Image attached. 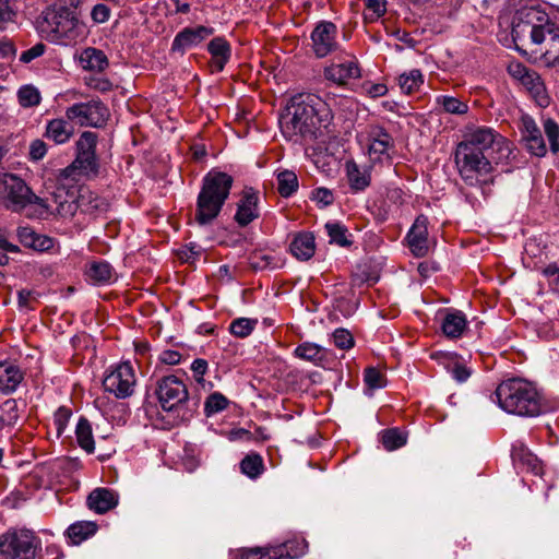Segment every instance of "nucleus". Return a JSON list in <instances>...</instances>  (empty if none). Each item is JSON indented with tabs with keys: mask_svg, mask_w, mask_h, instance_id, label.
I'll use <instances>...</instances> for the list:
<instances>
[{
	"mask_svg": "<svg viewBox=\"0 0 559 559\" xmlns=\"http://www.w3.org/2000/svg\"><path fill=\"white\" fill-rule=\"evenodd\" d=\"M333 116L325 102L310 93L293 96L280 116L285 139L295 143L311 142L322 135Z\"/></svg>",
	"mask_w": 559,
	"mask_h": 559,
	"instance_id": "f257e3e1",
	"label": "nucleus"
},
{
	"mask_svg": "<svg viewBox=\"0 0 559 559\" xmlns=\"http://www.w3.org/2000/svg\"><path fill=\"white\" fill-rule=\"evenodd\" d=\"M503 138L491 128H478L466 134L456 145L454 162L466 185L475 186L478 177L490 174L492 164H498L496 153L501 151Z\"/></svg>",
	"mask_w": 559,
	"mask_h": 559,
	"instance_id": "f03ea898",
	"label": "nucleus"
},
{
	"mask_svg": "<svg viewBox=\"0 0 559 559\" xmlns=\"http://www.w3.org/2000/svg\"><path fill=\"white\" fill-rule=\"evenodd\" d=\"M499 406L509 414L536 417L548 411L536 388L521 379H509L496 389Z\"/></svg>",
	"mask_w": 559,
	"mask_h": 559,
	"instance_id": "7ed1b4c3",
	"label": "nucleus"
},
{
	"mask_svg": "<svg viewBox=\"0 0 559 559\" xmlns=\"http://www.w3.org/2000/svg\"><path fill=\"white\" fill-rule=\"evenodd\" d=\"M233 182V177L223 171L212 170L204 176L197 198L195 223L206 226L217 218L229 197Z\"/></svg>",
	"mask_w": 559,
	"mask_h": 559,
	"instance_id": "20e7f679",
	"label": "nucleus"
},
{
	"mask_svg": "<svg viewBox=\"0 0 559 559\" xmlns=\"http://www.w3.org/2000/svg\"><path fill=\"white\" fill-rule=\"evenodd\" d=\"M0 192L5 200V207L12 212H21L28 205H34V210L27 213L28 217L46 218L52 214L48 198L44 199L36 195L26 182L16 175L3 174L0 176Z\"/></svg>",
	"mask_w": 559,
	"mask_h": 559,
	"instance_id": "39448f33",
	"label": "nucleus"
},
{
	"mask_svg": "<svg viewBox=\"0 0 559 559\" xmlns=\"http://www.w3.org/2000/svg\"><path fill=\"white\" fill-rule=\"evenodd\" d=\"M43 31L51 40L75 41L83 36L84 26L78 19L75 7L57 2L43 12Z\"/></svg>",
	"mask_w": 559,
	"mask_h": 559,
	"instance_id": "423d86ee",
	"label": "nucleus"
},
{
	"mask_svg": "<svg viewBox=\"0 0 559 559\" xmlns=\"http://www.w3.org/2000/svg\"><path fill=\"white\" fill-rule=\"evenodd\" d=\"M549 23L550 21L546 14L533 8L518 12L511 32L516 49L522 52L520 44L524 45L526 41L535 45L544 43Z\"/></svg>",
	"mask_w": 559,
	"mask_h": 559,
	"instance_id": "0eeeda50",
	"label": "nucleus"
},
{
	"mask_svg": "<svg viewBox=\"0 0 559 559\" xmlns=\"http://www.w3.org/2000/svg\"><path fill=\"white\" fill-rule=\"evenodd\" d=\"M34 539L28 530L7 532L0 536V559H35Z\"/></svg>",
	"mask_w": 559,
	"mask_h": 559,
	"instance_id": "6e6552de",
	"label": "nucleus"
},
{
	"mask_svg": "<svg viewBox=\"0 0 559 559\" xmlns=\"http://www.w3.org/2000/svg\"><path fill=\"white\" fill-rule=\"evenodd\" d=\"M110 117L108 107L99 99L78 103L67 108L66 118L81 127L102 128Z\"/></svg>",
	"mask_w": 559,
	"mask_h": 559,
	"instance_id": "1a4fd4ad",
	"label": "nucleus"
},
{
	"mask_svg": "<svg viewBox=\"0 0 559 559\" xmlns=\"http://www.w3.org/2000/svg\"><path fill=\"white\" fill-rule=\"evenodd\" d=\"M135 376L130 362H121L103 380L105 391L112 393L117 399H126L133 393Z\"/></svg>",
	"mask_w": 559,
	"mask_h": 559,
	"instance_id": "9d476101",
	"label": "nucleus"
},
{
	"mask_svg": "<svg viewBox=\"0 0 559 559\" xmlns=\"http://www.w3.org/2000/svg\"><path fill=\"white\" fill-rule=\"evenodd\" d=\"M162 408L166 412L174 411L189 397L186 384L175 376H167L157 382L155 391Z\"/></svg>",
	"mask_w": 559,
	"mask_h": 559,
	"instance_id": "9b49d317",
	"label": "nucleus"
},
{
	"mask_svg": "<svg viewBox=\"0 0 559 559\" xmlns=\"http://www.w3.org/2000/svg\"><path fill=\"white\" fill-rule=\"evenodd\" d=\"M337 27L329 21L319 22L311 33L312 50L318 58H324L337 50Z\"/></svg>",
	"mask_w": 559,
	"mask_h": 559,
	"instance_id": "f8f14e48",
	"label": "nucleus"
},
{
	"mask_svg": "<svg viewBox=\"0 0 559 559\" xmlns=\"http://www.w3.org/2000/svg\"><path fill=\"white\" fill-rule=\"evenodd\" d=\"M520 132L521 141L524 142L525 147L533 155L538 157L545 156L547 148L542 132L534 119L528 115L522 116Z\"/></svg>",
	"mask_w": 559,
	"mask_h": 559,
	"instance_id": "ddd939ff",
	"label": "nucleus"
},
{
	"mask_svg": "<svg viewBox=\"0 0 559 559\" xmlns=\"http://www.w3.org/2000/svg\"><path fill=\"white\" fill-rule=\"evenodd\" d=\"M427 225L428 218L425 215H419L407 233L406 240L409 250L416 258H424L429 252Z\"/></svg>",
	"mask_w": 559,
	"mask_h": 559,
	"instance_id": "4468645a",
	"label": "nucleus"
},
{
	"mask_svg": "<svg viewBox=\"0 0 559 559\" xmlns=\"http://www.w3.org/2000/svg\"><path fill=\"white\" fill-rule=\"evenodd\" d=\"M258 192L251 187H246L237 204V212L235 214V221L240 227H246L258 218Z\"/></svg>",
	"mask_w": 559,
	"mask_h": 559,
	"instance_id": "2eb2a0df",
	"label": "nucleus"
},
{
	"mask_svg": "<svg viewBox=\"0 0 559 559\" xmlns=\"http://www.w3.org/2000/svg\"><path fill=\"white\" fill-rule=\"evenodd\" d=\"M95 178L99 173V164L96 154H80L76 153L75 159L71 165L60 171V178L68 179L74 178L75 174Z\"/></svg>",
	"mask_w": 559,
	"mask_h": 559,
	"instance_id": "dca6fc26",
	"label": "nucleus"
},
{
	"mask_svg": "<svg viewBox=\"0 0 559 559\" xmlns=\"http://www.w3.org/2000/svg\"><path fill=\"white\" fill-rule=\"evenodd\" d=\"M76 190L74 187L58 185L50 193V199L56 204V213L60 216H73L78 211Z\"/></svg>",
	"mask_w": 559,
	"mask_h": 559,
	"instance_id": "f3484780",
	"label": "nucleus"
},
{
	"mask_svg": "<svg viewBox=\"0 0 559 559\" xmlns=\"http://www.w3.org/2000/svg\"><path fill=\"white\" fill-rule=\"evenodd\" d=\"M213 34V28L206 26H198L194 28L186 27L181 32H179L171 45V50L180 53H185V51L193 46L199 45L206 37Z\"/></svg>",
	"mask_w": 559,
	"mask_h": 559,
	"instance_id": "a211bd4d",
	"label": "nucleus"
},
{
	"mask_svg": "<svg viewBox=\"0 0 559 559\" xmlns=\"http://www.w3.org/2000/svg\"><path fill=\"white\" fill-rule=\"evenodd\" d=\"M118 501L119 496L116 491L109 488L98 487L90 492L86 504L94 512L104 514L116 508Z\"/></svg>",
	"mask_w": 559,
	"mask_h": 559,
	"instance_id": "6ab92c4d",
	"label": "nucleus"
},
{
	"mask_svg": "<svg viewBox=\"0 0 559 559\" xmlns=\"http://www.w3.org/2000/svg\"><path fill=\"white\" fill-rule=\"evenodd\" d=\"M360 69L356 60L332 63L324 68V78L337 85H345L350 79L360 78Z\"/></svg>",
	"mask_w": 559,
	"mask_h": 559,
	"instance_id": "aec40b11",
	"label": "nucleus"
},
{
	"mask_svg": "<svg viewBox=\"0 0 559 559\" xmlns=\"http://www.w3.org/2000/svg\"><path fill=\"white\" fill-rule=\"evenodd\" d=\"M19 241L25 247L38 252L50 250L55 245V239L46 235L36 233L28 226H20L16 229Z\"/></svg>",
	"mask_w": 559,
	"mask_h": 559,
	"instance_id": "412c9836",
	"label": "nucleus"
},
{
	"mask_svg": "<svg viewBox=\"0 0 559 559\" xmlns=\"http://www.w3.org/2000/svg\"><path fill=\"white\" fill-rule=\"evenodd\" d=\"M24 379V372L11 361L0 362V392L11 394Z\"/></svg>",
	"mask_w": 559,
	"mask_h": 559,
	"instance_id": "4be33fe9",
	"label": "nucleus"
},
{
	"mask_svg": "<svg viewBox=\"0 0 559 559\" xmlns=\"http://www.w3.org/2000/svg\"><path fill=\"white\" fill-rule=\"evenodd\" d=\"M74 134L72 121L63 118L52 119L47 123L45 136L56 144L68 142Z\"/></svg>",
	"mask_w": 559,
	"mask_h": 559,
	"instance_id": "5701e85b",
	"label": "nucleus"
},
{
	"mask_svg": "<svg viewBox=\"0 0 559 559\" xmlns=\"http://www.w3.org/2000/svg\"><path fill=\"white\" fill-rule=\"evenodd\" d=\"M465 314L460 310H445L441 323V330L447 337H460L466 328Z\"/></svg>",
	"mask_w": 559,
	"mask_h": 559,
	"instance_id": "b1692460",
	"label": "nucleus"
},
{
	"mask_svg": "<svg viewBox=\"0 0 559 559\" xmlns=\"http://www.w3.org/2000/svg\"><path fill=\"white\" fill-rule=\"evenodd\" d=\"M207 50L212 56V67L221 72L230 59V45L224 37H215L207 44Z\"/></svg>",
	"mask_w": 559,
	"mask_h": 559,
	"instance_id": "393cba45",
	"label": "nucleus"
},
{
	"mask_svg": "<svg viewBox=\"0 0 559 559\" xmlns=\"http://www.w3.org/2000/svg\"><path fill=\"white\" fill-rule=\"evenodd\" d=\"M547 48L543 52V60L547 67L559 64V27L550 22L546 31Z\"/></svg>",
	"mask_w": 559,
	"mask_h": 559,
	"instance_id": "a878e982",
	"label": "nucleus"
},
{
	"mask_svg": "<svg viewBox=\"0 0 559 559\" xmlns=\"http://www.w3.org/2000/svg\"><path fill=\"white\" fill-rule=\"evenodd\" d=\"M290 252L299 260H309L316 251L314 236L311 233L298 234L292 241Z\"/></svg>",
	"mask_w": 559,
	"mask_h": 559,
	"instance_id": "bb28decb",
	"label": "nucleus"
},
{
	"mask_svg": "<svg viewBox=\"0 0 559 559\" xmlns=\"http://www.w3.org/2000/svg\"><path fill=\"white\" fill-rule=\"evenodd\" d=\"M80 61L84 69L90 71H104L108 66L109 61L105 52L97 48H86L82 51Z\"/></svg>",
	"mask_w": 559,
	"mask_h": 559,
	"instance_id": "cd10ccee",
	"label": "nucleus"
},
{
	"mask_svg": "<svg viewBox=\"0 0 559 559\" xmlns=\"http://www.w3.org/2000/svg\"><path fill=\"white\" fill-rule=\"evenodd\" d=\"M97 528V524L93 521H79L68 527L67 535L74 545H79L93 536Z\"/></svg>",
	"mask_w": 559,
	"mask_h": 559,
	"instance_id": "c85d7f7f",
	"label": "nucleus"
},
{
	"mask_svg": "<svg viewBox=\"0 0 559 559\" xmlns=\"http://www.w3.org/2000/svg\"><path fill=\"white\" fill-rule=\"evenodd\" d=\"M85 275L94 284L103 285L111 281L114 275V269L106 261H94L86 269Z\"/></svg>",
	"mask_w": 559,
	"mask_h": 559,
	"instance_id": "c756f323",
	"label": "nucleus"
},
{
	"mask_svg": "<svg viewBox=\"0 0 559 559\" xmlns=\"http://www.w3.org/2000/svg\"><path fill=\"white\" fill-rule=\"evenodd\" d=\"M308 544L305 539L302 540H288L277 548L272 550L273 559H296L306 554Z\"/></svg>",
	"mask_w": 559,
	"mask_h": 559,
	"instance_id": "7c9ffc66",
	"label": "nucleus"
},
{
	"mask_svg": "<svg viewBox=\"0 0 559 559\" xmlns=\"http://www.w3.org/2000/svg\"><path fill=\"white\" fill-rule=\"evenodd\" d=\"M512 459L516 464H520L523 468L534 475H540L543 472V466L537 456L531 453L527 449L520 448L513 450Z\"/></svg>",
	"mask_w": 559,
	"mask_h": 559,
	"instance_id": "2f4dec72",
	"label": "nucleus"
},
{
	"mask_svg": "<svg viewBox=\"0 0 559 559\" xmlns=\"http://www.w3.org/2000/svg\"><path fill=\"white\" fill-rule=\"evenodd\" d=\"M349 186L355 191H362L370 185V175L367 170H360L355 162L346 164Z\"/></svg>",
	"mask_w": 559,
	"mask_h": 559,
	"instance_id": "473e14b6",
	"label": "nucleus"
},
{
	"mask_svg": "<svg viewBox=\"0 0 559 559\" xmlns=\"http://www.w3.org/2000/svg\"><path fill=\"white\" fill-rule=\"evenodd\" d=\"M76 440L79 445L87 453H93L95 450V442L90 421L81 417L75 429Z\"/></svg>",
	"mask_w": 559,
	"mask_h": 559,
	"instance_id": "72a5a7b5",
	"label": "nucleus"
},
{
	"mask_svg": "<svg viewBox=\"0 0 559 559\" xmlns=\"http://www.w3.org/2000/svg\"><path fill=\"white\" fill-rule=\"evenodd\" d=\"M325 349L314 343H302L295 349V355L307 361L320 365L325 357Z\"/></svg>",
	"mask_w": 559,
	"mask_h": 559,
	"instance_id": "f704fd0d",
	"label": "nucleus"
},
{
	"mask_svg": "<svg viewBox=\"0 0 559 559\" xmlns=\"http://www.w3.org/2000/svg\"><path fill=\"white\" fill-rule=\"evenodd\" d=\"M298 189V178L293 170H282L277 174V191L283 198H289Z\"/></svg>",
	"mask_w": 559,
	"mask_h": 559,
	"instance_id": "c9c22d12",
	"label": "nucleus"
},
{
	"mask_svg": "<svg viewBox=\"0 0 559 559\" xmlns=\"http://www.w3.org/2000/svg\"><path fill=\"white\" fill-rule=\"evenodd\" d=\"M325 229L330 237V242L335 243L340 247L348 248L353 241L347 228L341 223L329 222L325 224Z\"/></svg>",
	"mask_w": 559,
	"mask_h": 559,
	"instance_id": "e433bc0d",
	"label": "nucleus"
},
{
	"mask_svg": "<svg viewBox=\"0 0 559 559\" xmlns=\"http://www.w3.org/2000/svg\"><path fill=\"white\" fill-rule=\"evenodd\" d=\"M407 433L397 428L385 429L381 433V442L385 450L393 451L406 444Z\"/></svg>",
	"mask_w": 559,
	"mask_h": 559,
	"instance_id": "4c0bfd02",
	"label": "nucleus"
},
{
	"mask_svg": "<svg viewBox=\"0 0 559 559\" xmlns=\"http://www.w3.org/2000/svg\"><path fill=\"white\" fill-rule=\"evenodd\" d=\"M240 469L250 478L259 477L264 469L261 455L257 453L246 455L240 462Z\"/></svg>",
	"mask_w": 559,
	"mask_h": 559,
	"instance_id": "58836bf2",
	"label": "nucleus"
},
{
	"mask_svg": "<svg viewBox=\"0 0 559 559\" xmlns=\"http://www.w3.org/2000/svg\"><path fill=\"white\" fill-rule=\"evenodd\" d=\"M424 79L420 70L414 69L409 71L408 73H402L399 76V85L401 90L406 93L411 94L418 90V87L423 84Z\"/></svg>",
	"mask_w": 559,
	"mask_h": 559,
	"instance_id": "ea45409f",
	"label": "nucleus"
},
{
	"mask_svg": "<svg viewBox=\"0 0 559 559\" xmlns=\"http://www.w3.org/2000/svg\"><path fill=\"white\" fill-rule=\"evenodd\" d=\"M229 404L228 399L219 392H214L209 395L204 403L205 415L212 416L227 408Z\"/></svg>",
	"mask_w": 559,
	"mask_h": 559,
	"instance_id": "a19ab883",
	"label": "nucleus"
},
{
	"mask_svg": "<svg viewBox=\"0 0 559 559\" xmlns=\"http://www.w3.org/2000/svg\"><path fill=\"white\" fill-rule=\"evenodd\" d=\"M437 104L442 106L445 112L453 115H464L468 110L466 103L452 96H439Z\"/></svg>",
	"mask_w": 559,
	"mask_h": 559,
	"instance_id": "79ce46f5",
	"label": "nucleus"
},
{
	"mask_svg": "<svg viewBox=\"0 0 559 559\" xmlns=\"http://www.w3.org/2000/svg\"><path fill=\"white\" fill-rule=\"evenodd\" d=\"M258 320L238 318L230 323L229 332L237 337H247L254 330Z\"/></svg>",
	"mask_w": 559,
	"mask_h": 559,
	"instance_id": "37998d69",
	"label": "nucleus"
},
{
	"mask_svg": "<svg viewBox=\"0 0 559 559\" xmlns=\"http://www.w3.org/2000/svg\"><path fill=\"white\" fill-rule=\"evenodd\" d=\"M20 105L23 107H33L39 104L40 94L37 88L25 85L17 93Z\"/></svg>",
	"mask_w": 559,
	"mask_h": 559,
	"instance_id": "c03bdc74",
	"label": "nucleus"
},
{
	"mask_svg": "<svg viewBox=\"0 0 559 559\" xmlns=\"http://www.w3.org/2000/svg\"><path fill=\"white\" fill-rule=\"evenodd\" d=\"M97 144V135L94 132L85 131L76 142V153L80 154H95Z\"/></svg>",
	"mask_w": 559,
	"mask_h": 559,
	"instance_id": "a18cd8bd",
	"label": "nucleus"
},
{
	"mask_svg": "<svg viewBox=\"0 0 559 559\" xmlns=\"http://www.w3.org/2000/svg\"><path fill=\"white\" fill-rule=\"evenodd\" d=\"M544 131L549 141L552 153L559 152V126L552 119H547L544 123Z\"/></svg>",
	"mask_w": 559,
	"mask_h": 559,
	"instance_id": "49530a36",
	"label": "nucleus"
},
{
	"mask_svg": "<svg viewBox=\"0 0 559 559\" xmlns=\"http://www.w3.org/2000/svg\"><path fill=\"white\" fill-rule=\"evenodd\" d=\"M334 345L340 349H350L355 345V340L352 333L343 328L336 329L333 334Z\"/></svg>",
	"mask_w": 559,
	"mask_h": 559,
	"instance_id": "de8ad7c7",
	"label": "nucleus"
},
{
	"mask_svg": "<svg viewBox=\"0 0 559 559\" xmlns=\"http://www.w3.org/2000/svg\"><path fill=\"white\" fill-rule=\"evenodd\" d=\"M364 380L366 385L371 390L380 389L385 385L383 374L374 367L366 368Z\"/></svg>",
	"mask_w": 559,
	"mask_h": 559,
	"instance_id": "09e8293b",
	"label": "nucleus"
},
{
	"mask_svg": "<svg viewBox=\"0 0 559 559\" xmlns=\"http://www.w3.org/2000/svg\"><path fill=\"white\" fill-rule=\"evenodd\" d=\"M310 199L312 201H316L322 207H325V206L333 204L334 194H333L332 190L324 188V187H320V188L312 190Z\"/></svg>",
	"mask_w": 559,
	"mask_h": 559,
	"instance_id": "8fccbe9b",
	"label": "nucleus"
},
{
	"mask_svg": "<svg viewBox=\"0 0 559 559\" xmlns=\"http://www.w3.org/2000/svg\"><path fill=\"white\" fill-rule=\"evenodd\" d=\"M71 415H72L71 409H69L66 406L59 407L57 409V412L55 413L53 423L57 428L58 436H60L64 431V429L71 418Z\"/></svg>",
	"mask_w": 559,
	"mask_h": 559,
	"instance_id": "3c124183",
	"label": "nucleus"
},
{
	"mask_svg": "<svg viewBox=\"0 0 559 559\" xmlns=\"http://www.w3.org/2000/svg\"><path fill=\"white\" fill-rule=\"evenodd\" d=\"M0 414L3 415L7 419V423L12 424L17 419V404L13 399L7 400L0 406Z\"/></svg>",
	"mask_w": 559,
	"mask_h": 559,
	"instance_id": "603ef678",
	"label": "nucleus"
},
{
	"mask_svg": "<svg viewBox=\"0 0 559 559\" xmlns=\"http://www.w3.org/2000/svg\"><path fill=\"white\" fill-rule=\"evenodd\" d=\"M393 145L394 141H371L369 144V154L370 156L377 155V158H380V156L386 154Z\"/></svg>",
	"mask_w": 559,
	"mask_h": 559,
	"instance_id": "864d4df0",
	"label": "nucleus"
},
{
	"mask_svg": "<svg viewBox=\"0 0 559 559\" xmlns=\"http://www.w3.org/2000/svg\"><path fill=\"white\" fill-rule=\"evenodd\" d=\"M47 153V145L43 140H34L29 145V158L34 162L40 160Z\"/></svg>",
	"mask_w": 559,
	"mask_h": 559,
	"instance_id": "5fc2aeb1",
	"label": "nucleus"
},
{
	"mask_svg": "<svg viewBox=\"0 0 559 559\" xmlns=\"http://www.w3.org/2000/svg\"><path fill=\"white\" fill-rule=\"evenodd\" d=\"M45 49H46V46L45 44L43 43H37L36 45H34L32 48L25 50L21 57H20V61L23 62V63H29L31 61H33L34 59L40 57L41 55H44L45 52Z\"/></svg>",
	"mask_w": 559,
	"mask_h": 559,
	"instance_id": "6e6d98bb",
	"label": "nucleus"
},
{
	"mask_svg": "<svg viewBox=\"0 0 559 559\" xmlns=\"http://www.w3.org/2000/svg\"><path fill=\"white\" fill-rule=\"evenodd\" d=\"M543 273L548 277L551 288L559 294V266L556 263L549 264Z\"/></svg>",
	"mask_w": 559,
	"mask_h": 559,
	"instance_id": "4d7b16f0",
	"label": "nucleus"
},
{
	"mask_svg": "<svg viewBox=\"0 0 559 559\" xmlns=\"http://www.w3.org/2000/svg\"><path fill=\"white\" fill-rule=\"evenodd\" d=\"M91 16L95 23H105L110 17V9L103 3L94 5Z\"/></svg>",
	"mask_w": 559,
	"mask_h": 559,
	"instance_id": "13d9d810",
	"label": "nucleus"
},
{
	"mask_svg": "<svg viewBox=\"0 0 559 559\" xmlns=\"http://www.w3.org/2000/svg\"><path fill=\"white\" fill-rule=\"evenodd\" d=\"M191 370L193 372L195 381L198 383H202L204 381L203 377L207 370V361L202 358L194 359L191 365Z\"/></svg>",
	"mask_w": 559,
	"mask_h": 559,
	"instance_id": "bf43d9fd",
	"label": "nucleus"
},
{
	"mask_svg": "<svg viewBox=\"0 0 559 559\" xmlns=\"http://www.w3.org/2000/svg\"><path fill=\"white\" fill-rule=\"evenodd\" d=\"M15 12L10 5V0H0V28H4V24L12 21Z\"/></svg>",
	"mask_w": 559,
	"mask_h": 559,
	"instance_id": "052dcab7",
	"label": "nucleus"
},
{
	"mask_svg": "<svg viewBox=\"0 0 559 559\" xmlns=\"http://www.w3.org/2000/svg\"><path fill=\"white\" fill-rule=\"evenodd\" d=\"M450 372H451L452 377L457 382L466 381L471 377V373H472L467 367H465L464 365H461L459 362H455L453 365V367L450 369Z\"/></svg>",
	"mask_w": 559,
	"mask_h": 559,
	"instance_id": "680f3d73",
	"label": "nucleus"
},
{
	"mask_svg": "<svg viewBox=\"0 0 559 559\" xmlns=\"http://www.w3.org/2000/svg\"><path fill=\"white\" fill-rule=\"evenodd\" d=\"M530 71L531 70L521 62H512L508 67L510 75L519 81H522Z\"/></svg>",
	"mask_w": 559,
	"mask_h": 559,
	"instance_id": "e2e57ef3",
	"label": "nucleus"
},
{
	"mask_svg": "<svg viewBox=\"0 0 559 559\" xmlns=\"http://www.w3.org/2000/svg\"><path fill=\"white\" fill-rule=\"evenodd\" d=\"M271 260L270 255L255 253L250 258V265L254 270H263L271 264Z\"/></svg>",
	"mask_w": 559,
	"mask_h": 559,
	"instance_id": "0e129e2a",
	"label": "nucleus"
},
{
	"mask_svg": "<svg viewBox=\"0 0 559 559\" xmlns=\"http://www.w3.org/2000/svg\"><path fill=\"white\" fill-rule=\"evenodd\" d=\"M367 9L371 10L377 17L382 16L386 12L385 0H365Z\"/></svg>",
	"mask_w": 559,
	"mask_h": 559,
	"instance_id": "69168bd1",
	"label": "nucleus"
},
{
	"mask_svg": "<svg viewBox=\"0 0 559 559\" xmlns=\"http://www.w3.org/2000/svg\"><path fill=\"white\" fill-rule=\"evenodd\" d=\"M19 306L22 308H32L31 302L36 300L35 293L33 290L21 289L17 293Z\"/></svg>",
	"mask_w": 559,
	"mask_h": 559,
	"instance_id": "338daca9",
	"label": "nucleus"
},
{
	"mask_svg": "<svg viewBox=\"0 0 559 559\" xmlns=\"http://www.w3.org/2000/svg\"><path fill=\"white\" fill-rule=\"evenodd\" d=\"M180 359L181 355L176 350H164L160 354V360L166 365H177L180 361Z\"/></svg>",
	"mask_w": 559,
	"mask_h": 559,
	"instance_id": "774afa93",
	"label": "nucleus"
}]
</instances>
